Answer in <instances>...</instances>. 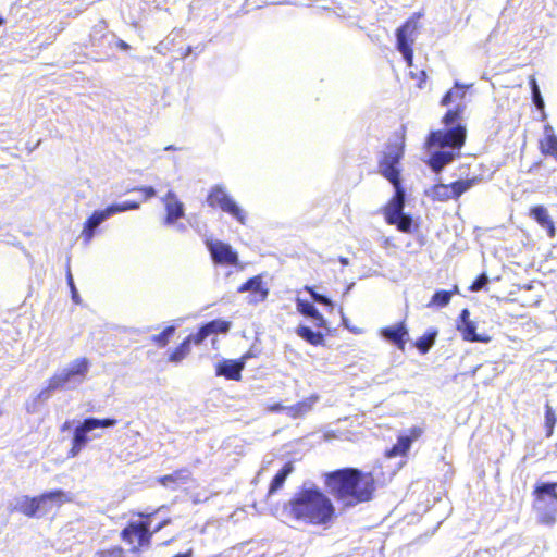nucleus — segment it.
Listing matches in <instances>:
<instances>
[{
	"mask_svg": "<svg viewBox=\"0 0 557 557\" xmlns=\"http://www.w3.org/2000/svg\"><path fill=\"white\" fill-rule=\"evenodd\" d=\"M404 157V143L389 145L377 163L379 173L395 188L394 195L383 207L384 220L388 225H395L401 233H411L413 221L404 214L405 189L401 185L400 161Z\"/></svg>",
	"mask_w": 557,
	"mask_h": 557,
	"instance_id": "nucleus-1",
	"label": "nucleus"
},
{
	"mask_svg": "<svg viewBox=\"0 0 557 557\" xmlns=\"http://www.w3.org/2000/svg\"><path fill=\"white\" fill-rule=\"evenodd\" d=\"M449 127V129L432 131L425 138L424 149L431 152L426 164L434 173H440L445 166L459 158V151L465 146L466 126L457 123Z\"/></svg>",
	"mask_w": 557,
	"mask_h": 557,
	"instance_id": "nucleus-2",
	"label": "nucleus"
},
{
	"mask_svg": "<svg viewBox=\"0 0 557 557\" xmlns=\"http://www.w3.org/2000/svg\"><path fill=\"white\" fill-rule=\"evenodd\" d=\"M289 515L307 524L329 523L335 508L330 498L317 487L299 490L288 502Z\"/></svg>",
	"mask_w": 557,
	"mask_h": 557,
	"instance_id": "nucleus-3",
	"label": "nucleus"
},
{
	"mask_svg": "<svg viewBox=\"0 0 557 557\" xmlns=\"http://www.w3.org/2000/svg\"><path fill=\"white\" fill-rule=\"evenodd\" d=\"M165 506H161L150 512L138 511L133 513L138 520H129L120 532V539L129 546L132 554H139L150 548L153 531L150 529V520Z\"/></svg>",
	"mask_w": 557,
	"mask_h": 557,
	"instance_id": "nucleus-4",
	"label": "nucleus"
},
{
	"mask_svg": "<svg viewBox=\"0 0 557 557\" xmlns=\"http://www.w3.org/2000/svg\"><path fill=\"white\" fill-rule=\"evenodd\" d=\"M532 495L537 523L553 527L557 521V482L536 484Z\"/></svg>",
	"mask_w": 557,
	"mask_h": 557,
	"instance_id": "nucleus-5",
	"label": "nucleus"
},
{
	"mask_svg": "<svg viewBox=\"0 0 557 557\" xmlns=\"http://www.w3.org/2000/svg\"><path fill=\"white\" fill-rule=\"evenodd\" d=\"M207 205L212 209H220L222 212L227 213L238 223L245 225L247 215L245 211L237 205L232 196L226 191L225 187L221 185L213 186L207 197Z\"/></svg>",
	"mask_w": 557,
	"mask_h": 557,
	"instance_id": "nucleus-6",
	"label": "nucleus"
},
{
	"mask_svg": "<svg viewBox=\"0 0 557 557\" xmlns=\"http://www.w3.org/2000/svg\"><path fill=\"white\" fill-rule=\"evenodd\" d=\"M89 360L85 357L75 359L67 368L54 373L47 382L46 391L54 392L65 387L71 382H83L89 370Z\"/></svg>",
	"mask_w": 557,
	"mask_h": 557,
	"instance_id": "nucleus-7",
	"label": "nucleus"
},
{
	"mask_svg": "<svg viewBox=\"0 0 557 557\" xmlns=\"http://www.w3.org/2000/svg\"><path fill=\"white\" fill-rule=\"evenodd\" d=\"M420 17V13H414L396 29V47L408 67L413 65L414 35L418 32Z\"/></svg>",
	"mask_w": 557,
	"mask_h": 557,
	"instance_id": "nucleus-8",
	"label": "nucleus"
},
{
	"mask_svg": "<svg viewBox=\"0 0 557 557\" xmlns=\"http://www.w3.org/2000/svg\"><path fill=\"white\" fill-rule=\"evenodd\" d=\"M374 491L375 480L371 472L350 468V506L370 500Z\"/></svg>",
	"mask_w": 557,
	"mask_h": 557,
	"instance_id": "nucleus-9",
	"label": "nucleus"
},
{
	"mask_svg": "<svg viewBox=\"0 0 557 557\" xmlns=\"http://www.w3.org/2000/svg\"><path fill=\"white\" fill-rule=\"evenodd\" d=\"M466 87L459 83H455L454 87L448 90L441 99L442 106H448L453 102H457L454 109L448 110L442 117V123L445 126H450L458 122L466 109Z\"/></svg>",
	"mask_w": 557,
	"mask_h": 557,
	"instance_id": "nucleus-10",
	"label": "nucleus"
},
{
	"mask_svg": "<svg viewBox=\"0 0 557 557\" xmlns=\"http://www.w3.org/2000/svg\"><path fill=\"white\" fill-rule=\"evenodd\" d=\"M478 183L476 177L455 181L450 184L438 183L432 186L431 197L435 201H448L458 199L463 193Z\"/></svg>",
	"mask_w": 557,
	"mask_h": 557,
	"instance_id": "nucleus-11",
	"label": "nucleus"
},
{
	"mask_svg": "<svg viewBox=\"0 0 557 557\" xmlns=\"http://www.w3.org/2000/svg\"><path fill=\"white\" fill-rule=\"evenodd\" d=\"M206 245L213 263L230 267L238 265V253L230 244L221 240H207Z\"/></svg>",
	"mask_w": 557,
	"mask_h": 557,
	"instance_id": "nucleus-12",
	"label": "nucleus"
},
{
	"mask_svg": "<svg viewBox=\"0 0 557 557\" xmlns=\"http://www.w3.org/2000/svg\"><path fill=\"white\" fill-rule=\"evenodd\" d=\"M325 487L329 494L336 499L348 495V468H343L325 474Z\"/></svg>",
	"mask_w": 557,
	"mask_h": 557,
	"instance_id": "nucleus-13",
	"label": "nucleus"
},
{
	"mask_svg": "<svg viewBox=\"0 0 557 557\" xmlns=\"http://www.w3.org/2000/svg\"><path fill=\"white\" fill-rule=\"evenodd\" d=\"M248 358H249V355L246 354L236 360H230V359L222 360L215 367V374L218 376H223L226 380L240 381L242 372L245 368V363Z\"/></svg>",
	"mask_w": 557,
	"mask_h": 557,
	"instance_id": "nucleus-14",
	"label": "nucleus"
},
{
	"mask_svg": "<svg viewBox=\"0 0 557 557\" xmlns=\"http://www.w3.org/2000/svg\"><path fill=\"white\" fill-rule=\"evenodd\" d=\"M423 434V429L420 426H412L408 430V434L400 435L397 438V443L393 445L387 451L388 458L405 456L409 451L411 444L419 440Z\"/></svg>",
	"mask_w": 557,
	"mask_h": 557,
	"instance_id": "nucleus-15",
	"label": "nucleus"
},
{
	"mask_svg": "<svg viewBox=\"0 0 557 557\" xmlns=\"http://www.w3.org/2000/svg\"><path fill=\"white\" fill-rule=\"evenodd\" d=\"M232 323L226 320L215 319L201 325L195 335L196 346L203 343L206 338L212 335L226 334L231 330Z\"/></svg>",
	"mask_w": 557,
	"mask_h": 557,
	"instance_id": "nucleus-16",
	"label": "nucleus"
},
{
	"mask_svg": "<svg viewBox=\"0 0 557 557\" xmlns=\"http://www.w3.org/2000/svg\"><path fill=\"white\" fill-rule=\"evenodd\" d=\"M163 203L165 207V218L164 224L171 225L174 224L178 219L183 218L185 214L184 205L177 198L176 194L172 190H169L163 197Z\"/></svg>",
	"mask_w": 557,
	"mask_h": 557,
	"instance_id": "nucleus-17",
	"label": "nucleus"
},
{
	"mask_svg": "<svg viewBox=\"0 0 557 557\" xmlns=\"http://www.w3.org/2000/svg\"><path fill=\"white\" fill-rule=\"evenodd\" d=\"M193 480V473L188 468L174 470L170 474L159 476L157 482L169 490H176L182 485L188 484Z\"/></svg>",
	"mask_w": 557,
	"mask_h": 557,
	"instance_id": "nucleus-18",
	"label": "nucleus"
},
{
	"mask_svg": "<svg viewBox=\"0 0 557 557\" xmlns=\"http://www.w3.org/2000/svg\"><path fill=\"white\" fill-rule=\"evenodd\" d=\"M92 431L90 425L88 424V421L86 419L75 428L71 447L67 451L69 458L76 457L87 445L89 442L88 432Z\"/></svg>",
	"mask_w": 557,
	"mask_h": 557,
	"instance_id": "nucleus-19",
	"label": "nucleus"
},
{
	"mask_svg": "<svg viewBox=\"0 0 557 557\" xmlns=\"http://www.w3.org/2000/svg\"><path fill=\"white\" fill-rule=\"evenodd\" d=\"M469 310L463 309L457 321V330L461 334L462 338L467 342H482L488 341L487 337H481L476 334V326L474 322L469 319Z\"/></svg>",
	"mask_w": 557,
	"mask_h": 557,
	"instance_id": "nucleus-20",
	"label": "nucleus"
},
{
	"mask_svg": "<svg viewBox=\"0 0 557 557\" xmlns=\"http://www.w3.org/2000/svg\"><path fill=\"white\" fill-rule=\"evenodd\" d=\"M529 216L532 218L541 227L545 228L549 238L556 236V227L548 210L542 206L536 205L529 209Z\"/></svg>",
	"mask_w": 557,
	"mask_h": 557,
	"instance_id": "nucleus-21",
	"label": "nucleus"
},
{
	"mask_svg": "<svg viewBox=\"0 0 557 557\" xmlns=\"http://www.w3.org/2000/svg\"><path fill=\"white\" fill-rule=\"evenodd\" d=\"M380 334L387 342L394 344L398 349L405 350L406 339L408 331L405 326V322H399L394 326L383 327Z\"/></svg>",
	"mask_w": 557,
	"mask_h": 557,
	"instance_id": "nucleus-22",
	"label": "nucleus"
},
{
	"mask_svg": "<svg viewBox=\"0 0 557 557\" xmlns=\"http://www.w3.org/2000/svg\"><path fill=\"white\" fill-rule=\"evenodd\" d=\"M238 293L251 292L253 301H262L268 296V289L263 286V282L260 275H256L245 283H243L238 288Z\"/></svg>",
	"mask_w": 557,
	"mask_h": 557,
	"instance_id": "nucleus-23",
	"label": "nucleus"
},
{
	"mask_svg": "<svg viewBox=\"0 0 557 557\" xmlns=\"http://www.w3.org/2000/svg\"><path fill=\"white\" fill-rule=\"evenodd\" d=\"M111 215L109 208L107 207L104 210L95 211L85 222L82 237L86 243H89L94 236L95 228L107 218Z\"/></svg>",
	"mask_w": 557,
	"mask_h": 557,
	"instance_id": "nucleus-24",
	"label": "nucleus"
},
{
	"mask_svg": "<svg viewBox=\"0 0 557 557\" xmlns=\"http://www.w3.org/2000/svg\"><path fill=\"white\" fill-rule=\"evenodd\" d=\"M542 154L552 156L557 159V136L552 125L544 126V137L539 143Z\"/></svg>",
	"mask_w": 557,
	"mask_h": 557,
	"instance_id": "nucleus-25",
	"label": "nucleus"
},
{
	"mask_svg": "<svg viewBox=\"0 0 557 557\" xmlns=\"http://www.w3.org/2000/svg\"><path fill=\"white\" fill-rule=\"evenodd\" d=\"M296 308L300 314L310 317L311 319H313L314 325L318 329L325 326V321H324L323 315L317 310V308L312 304L298 298L296 300Z\"/></svg>",
	"mask_w": 557,
	"mask_h": 557,
	"instance_id": "nucleus-26",
	"label": "nucleus"
},
{
	"mask_svg": "<svg viewBox=\"0 0 557 557\" xmlns=\"http://www.w3.org/2000/svg\"><path fill=\"white\" fill-rule=\"evenodd\" d=\"M294 471V465L292 461H287L282 469L274 475L272 481L270 482L269 488H268V496L274 495L277 491H280L287 476Z\"/></svg>",
	"mask_w": 557,
	"mask_h": 557,
	"instance_id": "nucleus-27",
	"label": "nucleus"
},
{
	"mask_svg": "<svg viewBox=\"0 0 557 557\" xmlns=\"http://www.w3.org/2000/svg\"><path fill=\"white\" fill-rule=\"evenodd\" d=\"M191 344L196 345L195 335L189 334L178 346H176L169 355L168 360L173 363H178L190 354Z\"/></svg>",
	"mask_w": 557,
	"mask_h": 557,
	"instance_id": "nucleus-28",
	"label": "nucleus"
},
{
	"mask_svg": "<svg viewBox=\"0 0 557 557\" xmlns=\"http://www.w3.org/2000/svg\"><path fill=\"white\" fill-rule=\"evenodd\" d=\"M315 400L317 397L304 399L295 405L287 406L285 408V412L288 417L293 419L301 418L312 409Z\"/></svg>",
	"mask_w": 557,
	"mask_h": 557,
	"instance_id": "nucleus-29",
	"label": "nucleus"
},
{
	"mask_svg": "<svg viewBox=\"0 0 557 557\" xmlns=\"http://www.w3.org/2000/svg\"><path fill=\"white\" fill-rule=\"evenodd\" d=\"M42 503L41 495L25 496L18 506V511L26 517L33 518L39 515V504Z\"/></svg>",
	"mask_w": 557,
	"mask_h": 557,
	"instance_id": "nucleus-30",
	"label": "nucleus"
},
{
	"mask_svg": "<svg viewBox=\"0 0 557 557\" xmlns=\"http://www.w3.org/2000/svg\"><path fill=\"white\" fill-rule=\"evenodd\" d=\"M458 293L459 289L457 285H454L451 290H437L433 294L428 307L444 308L450 302L453 295Z\"/></svg>",
	"mask_w": 557,
	"mask_h": 557,
	"instance_id": "nucleus-31",
	"label": "nucleus"
},
{
	"mask_svg": "<svg viewBox=\"0 0 557 557\" xmlns=\"http://www.w3.org/2000/svg\"><path fill=\"white\" fill-rule=\"evenodd\" d=\"M40 495L42 502H47L51 508L54 506L60 507L63 504L71 502V497L62 490L49 491Z\"/></svg>",
	"mask_w": 557,
	"mask_h": 557,
	"instance_id": "nucleus-32",
	"label": "nucleus"
},
{
	"mask_svg": "<svg viewBox=\"0 0 557 557\" xmlns=\"http://www.w3.org/2000/svg\"><path fill=\"white\" fill-rule=\"evenodd\" d=\"M296 334L313 346H319L324 342V336L321 332H314L310 327L305 325L298 326L296 330Z\"/></svg>",
	"mask_w": 557,
	"mask_h": 557,
	"instance_id": "nucleus-33",
	"label": "nucleus"
},
{
	"mask_svg": "<svg viewBox=\"0 0 557 557\" xmlns=\"http://www.w3.org/2000/svg\"><path fill=\"white\" fill-rule=\"evenodd\" d=\"M436 334H437L436 331H432V332H429V333L422 335L414 342V346L418 348V350L421 354H423V355L426 354L430 350V348L433 346V344L435 342Z\"/></svg>",
	"mask_w": 557,
	"mask_h": 557,
	"instance_id": "nucleus-34",
	"label": "nucleus"
},
{
	"mask_svg": "<svg viewBox=\"0 0 557 557\" xmlns=\"http://www.w3.org/2000/svg\"><path fill=\"white\" fill-rule=\"evenodd\" d=\"M175 332V327L170 325V326H166L161 333L159 334H156L151 337V341L158 346V347H165L169 342H170V338L173 336Z\"/></svg>",
	"mask_w": 557,
	"mask_h": 557,
	"instance_id": "nucleus-35",
	"label": "nucleus"
},
{
	"mask_svg": "<svg viewBox=\"0 0 557 557\" xmlns=\"http://www.w3.org/2000/svg\"><path fill=\"white\" fill-rule=\"evenodd\" d=\"M557 421L556 413L552 406L547 403L545 405V428H546V435L549 437L553 435L554 428Z\"/></svg>",
	"mask_w": 557,
	"mask_h": 557,
	"instance_id": "nucleus-36",
	"label": "nucleus"
},
{
	"mask_svg": "<svg viewBox=\"0 0 557 557\" xmlns=\"http://www.w3.org/2000/svg\"><path fill=\"white\" fill-rule=\"evenodd\" d=\"M86 421H88V424L92 430L97 428H109L113 426L117 423V421L113 418H104V419H97V418H86Z\"/></svg>",
	"mask_w": 557,
	"mask_h": 557,
	"instance_id": "nucleus-37",
	"label": "nucleus"
},
{
	"mask_svg": "<svg viewBox=\"0 0 557 557\" xmlns=\"http://www.w3.org/2000/svg\"><path fill=\"white\" fill-rule=\"evenodd\" d=\"M111 215L114 213L127 211V210H136L139 208V202L137 201H124L121 205H111L108 207Z\"/></svg>",
	"mask_w": 557,
	"mask_h": 557,
	"instance_id": "nucleus-38",
	"label": "nucleus"
},
{
	"mask_svg": "<svg viewBox=\"0 0 557 557\" xmlns=\"http://www.w3.org/2000/svg\"><path fill=\"white\" fill-rule=\"evenodd\" d=\"M530 85H531V89H532L533 101H534L536 108L539 110L543 111L544 110V100L541 96L540 88H539L536 79L534 77L530 78Z\"/></svg>",
	"mask_w": 557,
	"mask_h": 557,
	"instance_id": "nucleus-39",
	"label": "nucleus"
},
{
	"mask_svg": "<svg viewBox=\"0 0 557 557\" xmlns=\"http://www.w3.org/2000/svg\"><path fill=\"white\" fill-rule=\"evenodd\" d=\"M95 557H123V549L119 546H112L97 552Z\"/></svg>",
	"mask_w": 557,
	"mask_h": 557,
	"instance_id": "nucleus-40",
	"label": "nucleus"
},
{
	"mask_svg": "<svg viewBox=\"0 0 557 557\" xmlns=\"http://www.w3.org/2000/svg\"><path fill=\"white\" fill-rule=\"evenodd\" d=\"M409 76L416 81V86L418 88H422L424 86V84L426 83V72L424 70H421V71H418V72H413L411 71L409 73Z\"/></svg>",
	"mask_w": 557,
	"mask_h": 557,
	"instance_id": "nucleus-41",
	"label": "nucleus"
},
{
	"mask_svg": "<svg viewBox=\"0 0 557 557\" xmlns=\"http://www.w3.org/2000/svg\"><path fill=\"white\" fill-rule=\"evenodd\" d=\"M305 290L311 295V297L313 298L314 301L322 304V305H330V300L325 296L318 294L313 289V287L305 286Z\"/></svg>",
	"mask_w": 557,
	"mask_h": 557,
	"instance_id": "nucleus-42",
	"label": "nucleus"
},
{
	"mask_svg": "<svg viewBox=\"0 0 557 557\" xmlns=\"http://www.w3.org/2000/svg\"><path fill=\"white\" fill-rule=\"evenodd\" d=\"M133 190L141 193L145 199H150L156 196V190L151 186H139L135 187Z\"/></svg>",
	"mask_w": 557,
	"mask_h": 557,
	"instance_id": "nucleus-43",
	"label": "nucleus"
},
{
	"mask_svg": "<svg viewBox=\"0 0 557 557\" xmlns=\"http://www.w3.org/2000/svg\"><path fill=\"white\" fill-rule=\"evenodd\" d=\"M66 281H67V284H69V286L71 288L72 297H73L74 300H76L77 299V290H76V287L74 285L73 276H72V273H71L70 269L67 270Z\"/></svg>",
	"mask_w": 557,
	"mask_h": 557,
	"instance_id": "nucleus-44",
	"label": "nucleus"
},
{
	"mask_svg": "<svg viewBox=\"0 0 557 557\" xmlns=\"http://www.w3.org/2000/svg\"><path fill=\"white\" fill-rule=\"evenodd\" d=\"M172 523V519L170 517L163 518L159 523L151 530L153 534L162 530L163 528L170 525Z\"/></svg>",
	"mask_w": 557,
	"mask_h": 557,
	"instance_id": "nucleus-45",
	"label": "nucleus"
},
{
	"mask_svg": "<svg viewBox=\"0 0 557 557\" xmlns=\"http://www.w3.org/2000/svg\"><path fill=\"white\" fill-rule=\"evenodd\" d=\"M487 282V277L485 275H481L470 287L471 290H478Z\"/></svg>",
	"mask_w": 557,
	"mask_h": 557,
	"instance_id": "nucleus-46",
	"label": "nucleus"
},
{
	"mask_svg": "<svg viewBox=\"0 0 557 557\" xmlns=\"http://www.w3.org/2000/svg\"><path fill=\"white\" fill-rule=\"evenodd\" d=\"M51 510V506L47 502L39 504V515H46Z\"/></svg>",
	"mask_w": 557,
	"mask_h": 557,
	"instance_id": "nucleus-47",
	"label": "nucleus"
},
{
	"mask_svg": "<svg viewBox=\"0 0 557 557\" xmlns=\"http://www.w3.org/2000/svg\"><path fill=\"white\" fill-rule=\"evenodd\" d=\"M193 556H194V549L193 548H188L187 550H185L183 553H177V554H175L172 557H193Z\"/></svg>",
	"mask_w": 557,
	"mask_h": 557,
	"instance_id": "nucleus-48",
	"label": "nucleus"
},
{
	"mask_svg": "<svg viewBox=\"0 0 557 557\" xmlns=\"http://www.w3.org/2000/svg\"><path fill=\"white\" fill-rule=\"evenodd\" d=\"M285 408H286V407L282 406L281 404H275V405H272V406L270 407V410H271V411H275V412H277V411H282V410H284V411H285Z\"/></svg>",
	"mask_w": 557,
	"mask_h": 557,
	"instance_id": "nucleus-49",
	"label": "nucleus"
},
{
	"mask_svg": "<svg viewBox=\"0 0 557 557\" xmlns=\"http://www.w3.org/2000/svg\"><path fill=\"white\" fill-rule=\"evenodd\" d=\"M5 22H7V21H5V18H4V17H2V16H0V25L5 24Z\"/></svg>",
	"mask_w": 557,
	"mask_h": 557,
	"instance_id": "nucleus-50",
	"label": "nucleus"
},
{
	"mask_svg": "<svg viewBox=\"0 0 557 557\" xmlns=\"http://www.w3.org/2000/svg\"><path fill=\"white\" fill-rule=\"evenodd\" d=\"M120 46H121L122 48H127V44H125V42H123V41L120 44Z\"/></svg>",
	"mask_w": 557,
	"mask_h": 557,
	"instance_id": "nucleus-51",
	"label": "nucleus"
},
{
	"mask_svg": "<svg viewBox=\"0 0 557 557\" xmlns=\"http://www.w3.org/2000/svg\"><path fill=\"white\" fill-rule=\"evenodd\" d=\"M2 416V410L0 409V417Z\"/></svg>",
	"mask_w": 557,
	"mask_h": 557,
	"instance_id": "nucleus-52",
	"label": "nucleus"
}]
</instances>
